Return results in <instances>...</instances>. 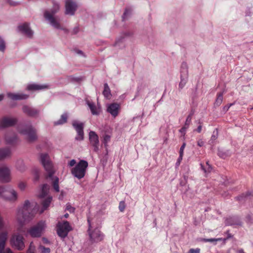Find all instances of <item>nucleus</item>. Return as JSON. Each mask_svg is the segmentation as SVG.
Here are the masks:
<instances>
[{
	"label": "nucleus",
	"mask_w": 253,
	"mask_h": 253,
	"mask_svg": "<svg viewBox=\"0 0 253 253\" xmlns=\"http://www.w3.org/2000/svg\"><path fill=\"white\" fill-rule=\"evenodd\" d=\"M40 162L44 169L48 173V176L52 180V185L54 190L58 192L59 191V178L53 176L54 171L53 169V165L50 160L49 156L46 153H42L40 155Z\"/></svg>",
	"instance_id": "1"
},
{
	"label": "nucleus",
	"mask_w": 253,
	"mask_h": 253,
	"mask_svg": "<svg viewBox=\"0 0 253 253\" xmlns=\"http://www.w3.org/2000/svg\"><path fill=\"white\" fill-rule=\"evenodd\" d=\"M35 210L33 209L29 200L25 201L23 205L19 208L17 213V219L21 225L25 222L30 221L34 217Z\"/></svg>",
	"instance_id": "2"
},
{
	"label": "nucleus",
	"mask_w": 253,
	"mask_h": 253,
	"mask_svg": "<svg viewBox=\"0 0 253 253\" xmlns=\"http://www.w3.org/2000/svg\"><path fill=\"white\" fill-rule=\"evenodd\" d=\"M52 4V7L50 10L44 11L43 14L44 17L53 28L60 29L61 24L59 21L54 16V15L57 13L60 9V4L56 1H53Z\"/></svg>",
	"instance_id": "3"
},
{
	"label": "nucleus",
	"mask_w": 253,
	"mask_h": 253,
	"mask_svg": "<svg viewBox=\"0 0 253 253\" xmlns=\"http://www.w3.org/2000/svg\"><path fill=\"white\" fill-rule=\"evenodd\" d=\"M17 130L20 134L26 136L30 142H34L38 138L37 130L30 122L27 124H19L17 126Z\"/></svg>",
	"instance_id": "4"
},
{
	"label": "nucleus",
	"mask_w": 253,
	"mask_h": 253,
	"mask_svg": "<svg viewBox=\"0 0 253 253\" xmlns=\"http://www.w3.org/2000/svg\"><path fill=\"white\" fill-rule=\"evenodd\" d=\"M87 167L88 163L87 161L83 160H81L71 169V173L74 177L81 179L84 176Z\"/></svg>",
	"instance_id": "5"
},
{
	"label": "nucleus",
	"mask_w": 253,
	"mask_h": 253,
	"mask_svg": "<svg viewBox=\"0 0 253 253\" xmlns=\"http://www.w3.org/2000/svg\"><path fill=\"white\" fill-rule=\"evenodd\" d=\"M88 223V233L90 240L92 243H97L102 241L103 239L104 235L98 228L93 229L89 219L87 220Z\"/></svg>",
	"instance_id": "6"
},
{
	"label": "nucleus",
	"mask_w": 253,
	"mask_h": 253,
	"mask_svg": "<svg viewBox=\"0 0 253 253\" xmlns=\"http://www.w3.org/2000/svg\"><path fill=\"white\" fill-rule=\"evenodd\" d=\"M0 198L10 201H15L17 198L16 192L10 187H0Z\"/></svg>",
	"instance_id": "7"
},
{
	"label": "nucleus",
	"mask_w": 253,
	"mask_h": 253,
	"mask_svg": "<svg viewBox=\"0 0 253 253\" xmlns=\"http://www.w3.org/2000/svg\"><path fill=\"white\" fill-rule=\"evenodd\" d=\"M24 239L22 235L14 234L11 237L10 242L11 246L18 250L22 251L25 248Z\"/></svg>",
	"instance_id": "8"
},
{
	"label": "nucleus",
	"mask_w": 253,
	"mask_h": 253,
	"mask_svg": "<svg viewBox=\"0 0 253 253\" xmlns=\"http://www.w3.org/2000/svg\"><path fill=\"white\" fill-rule=\"evenodd\" d=\"M45 225L44 221H40L36 225L31 227L27 232L33 238L40 237L45 228Z\"/></svg>",
	"instance_id": "9"
},
{
	"label": "nucleus",
	"mask_w": 253,
	"mask_h": 253,
	"mask_svg": "<svg viewBox=\"0 0 253 253\" xmlns=\"http://www.w3.org/2000/svg\"><path fill=\"white\" fill-rule=\"evenodd\" d=\"M57 228V234L61 238H65L67 237L69 232L72 230L69 223L67 221L62 223H58Z\"/></svg>",
	"instance_id": "10"
},
{
	"label": "nucleus",
	"mask_w": 253,
	"mask_h": 253,
	"mask_svg": "<svg viewBox=\"0 0 253 253\" xmlns=\"http://www.w3.org/2000/svg\"><path fill=\"white\" fill-rule=\"evenodd\" d=\"M132 34L131 32L128 31L122 33L116 40L114 46L118 48H124L127 41L129 39Z\"/></svg>",
	"instance_id": "11"
},
{
	"label": "nucleus",
	"mask_w": 253,
	"mask_h": 253,
	"mask_svg": "<svg viewBox=\"0 0 253 253\" xmlns=\"http://www.w3.org/2000/svg\"><path fill=\"white\" fill-rule=\"evenodd\" d=\"M188 66L186 62H182L180 70V82L179 84V88L182 89L185 85L188 80Z\"/></svg>",
	"instance_id": "12"
},
{
	"label": "nucleus",
	"mask_w": 253,
	"mask_h": 253,
	"mask_svg": "<svg viewBox=\"0 0 253 253\" xmlns=\"http://www.w3.org/2000/svg\"><path fill=\"white\" fill-rule=\"evenodd\" d=\"M72 126L77 133L75 139L77 141L83 140L84 138V123L74 120L72 122Z\"/></svg>",
	"instance_id": "13"
},
{
	"label": "nucleus",
	"mask_w": 253,
	"mask_h": 253,
	"mask_svg": "<svg viewBox=\"0 0 253 253\" xmlns=\"http://www.w3.org/2000/svg\"><path fill=\"white\" fill-rule=\"evenodd\" d=\"M65 14L70 16L74 15L78 8L76 1L75 0H65Z\"/></svg>",
	"instance_id": "14"
},
{
	"label": "nucleus",
	"mask_w": 253,
	"mask_h": 253,
	"mask_svg": "<svg viewBox=\"0 0 253 253\" xmlns=\"http://www.w3.org/2000/svg\"><path fill=\"white\" fill-rule=\"evenodd\" d=\"M17 122V119L5 116L0 119V129L13 126Z\"/></svg>",
	"instance_id": "15"
},
{
	"label": "nucleus",
	"mask_w": 253,
	"mask_h": 253,
	"mask_svg": "<svg viewBox=\"0 0 253 253\" xmlns=\"http://www.w3.org/2000/svg\"><path fill=\"white\" fill-rule=\"evenodd\" d=\"M89 140L90 144L93 147V151L98 152L99 151V137L94 131H90L89 132Z\"/></svg>",
	"instance_id": "16"
},
{
	"label": "nucleus",
	"mask_w": 253,
	"mask_h": 253,
	"mask_svg": "<svg viewBox=\"0 0 253 253\" xmlns=\"http://www.w3.org/2000/svg\"><path fill=\"white\" fill-rule=\"evenodd\" d=\"M10 181V170L6 166L0 167V182L7 183Z\"/></svg>",
	"instance_id": "17"
},
{
	"label": "nucleus",
	"mask_w": 253,
	"mask_h": 253,
	"mask_svg": "<svg viewBox=\"0 0 253 253\" xmlns=\"http://www.w3.org/2000/svg\"><path fill=\"white\" fill-rule=\"evenodd\" d=\"M120 105L117 103H112L107 105V111L114 118L116 117L119 112Z\"/></svg>",
	"instance_id": "18"
},
{
	"label": "nucleus",
	"mask_w": 253,
	"mask_h": 253,
	"mask_svg": "<svg viewBox=\"0 0 253 253\" xmlns=\"http://www.w3.org/2000/svg\"><path fill=\"white\" fill-rule=\"evenodd\" d=\"M23 112L27 115L34 117L40 113V110L28 105H23L22 108Z\"/></svg>",
	"instance_id": "19"
},
{
	"label": "nucleus",
	"mask_w": 253,
	"mask_h": 253,
	"mask_svg": "<svg viewBox=\"0 0 253 253\" xmlns=\"http://www.w3.org/2000/svg\"><path fill=\"white\" fill-rule=\"evenodd\" d=\"M18 31L22 34L28 38H32L33 35V32L30 29L29 25L27 23H24L19 25L18 27Z\"/></svg>",
	"instance_id": "20"
},
{
	"label": "nucleus",
	"mask_w": 253,
	"mask_h": 253,
	"mask_svg": "<svg viewBox=\"0 0 253 253\" xmlns=\"http://www.w3.org/2000/svg\"><path fill=\"white\" fill-rule=\"evenodd\" d=\"M225 224L226 226L242 225V222L238 216H230L226 218L225 220Z\"/></svg>",
	"instance_id": "21"
},
{
	"label": "nucleus",
	"mask_w": 253,
	"mask_h": 253,
	"mask_svg": "<svg viewBox=\"0 0 253 253\" xmlns=\"http://www.w3.org/2000/svg\"><path fill=\"white\" fill-rule=\"evenodd\" d=\"M4 140L6 144H13L16 142L17 136L13 131H8L5 134Z\"/></svg>",
	"instance_id": "22"
},
{
	"label": "nucleus",
	"mask_w": 253,
	"mask_h": 253,
	"mask_svg": "<svg viewBox=\"0 0 253 253\" xmlns=\"http://www.w3.org/2000/svg\"><path fill=\"white\" fill-rule=\"evenodd\" d=\"M7 96L13 100H25L29 97V95L23 93H7Z\"/></svg>",
	"instance_id": "23"
},
{
	"label": "nucleus",
	"mask_w": 253,
	"mask_h": 253,
	"mask_svg": "<svg viewBox=\"0 0 253 253\" xmlns=\"http://www.w3.org/2000/svg\"><path fill=\"white\" fill-rule=\"evenodd\" d=\"M48 85L46 84H32L28 85L27 89L28 90L36 91L47 89Z\"/></svg>",
	"instance_id": "24"
},
{
	"label": "nucleus",
	"mask_w": 253,
	"mask_h": 253,
	"mask_svg": "<svg viewBox=\"0 0 253 253\" xmlns=\"http://www.w3.org/2000/svg\"><path fill=\"white\" fill-rule=\"evenodd\" d=\"M7 239V234L6 232L0 233V253H4V249Z\"/></svg>",
	"instance_id": "25"
},
{
	"label": "nucleus",
	"mask_w": 253,
	"mask_h": 253,
	"mask_svg": "<svg viewBox=\"0 0 253 253\" xmlns=\"http://www.w3.org/2000/svg\"><path fill=\"white\" fill-rule=\"evenodd\" d=\"M11 154V149L8 147H4L0 149V160H3L10 157Z\"/></svg>",
	"instance_id": "26"
},
{
	"label": "nucleus",
	"mask_w": 253,
	"mask_h": 253,
	"mask_svg": "<svg viewBox=\"0 0 253 253\" xmlns=\"http://www.w3.org/2000/svg\"><path fill=\"white\" fill-rule=\"evenodd\" d=\"M85 102L86 104L88 105L89 109L90 110L92 115H97L99 114V110L94 102H90L88 100H86Z\"/></svg>",
	"instance_id": "27"
},
{
	"label": "nucleus",
	"mask_w": 253,
	"mask_h": 253,
	"mask_svg": "<svg viewBox=\"0 0 253 253\" xmlns=\"http://www.w3.org/2000/svg\"><path fill=\"white\" fill-rule=\"evenodd\" d=\"M231 152L228 149L224 148H218V156L222 159H225L231 155Z\"/></svg>",
	"instance_id": "28"
},
{
	"label": "nucleus",
	"mask_w": 253,
	"mask_h": 253,
	"mask_svg": "<svg viewBox=\"0 0 253 253\" xmlns=\"http://www.w3.org/2000/svg\"><path fill=\"white\" fill-rule=\"evenodd\" d=\"M52 198L51 196H48L47 198L44 199L42 201V208L40 211V213H42L45 210H46L49 206Z\"/></svg>",
	"instance_id": "29"
},
{
	"label": "nucleus",
	"mask_w": 253,
	"mask_h": 253,
	"mask_svg": "<svg viewBox=\"0 0 253 253\" xmlns=\"http://www.w3.org/2000/svg\"><path fill=\"white\" fill-rule=\"evenodd\" d=\"M68 117V114L67 113H63L61 116L60 118L54 122V126H58L62 125L64 124L67 122V119Z\"/></svg>",
	"instance_id": "30"
},
{
	"label": "nucleus",
	"mask_w": 253,
	"mask_h": 253,
	"mask_svg": "<svg viewBox=\"0 0 253 253\" xmlns=\"http://www.w3.org/2000/svg\"><path fill=\"white\" fill-rule=\"evenodd\" d=\"M103 94L106 98L109 99L111 97L110 89L107 83L104 84Z\"/></svg>",
	"instance_id": "31"
},
{
	"label": "nucleus",
	"mask_w": 253,
	"mask_h": 253,
	"mask_svg": "<svg viewBox=\"0 0 253 253\" xmlns=\"http://www.w3.org/2000/svg\"><path fill=\"white\" fill-rule=\"evenodd\" d=\"M49 189V186L48 184H43L42 186V192L40 194L39 197L41 198H43L45 197L47 195Z\"/></svg>",
	"instance_id": "32"
},
{
	"label": "nucleus",
	"mask_w": 253,
	"mask_h": 253,
	"mask_svg": "<svg viewBox=\"0 0 253 253\" xmlns=\"http://www.w3.org/2000/svg\"><path fill=\"white\" fill-rule=\"evenodd\" d=\"M218 137V130L217 128H215L213 131L211 139L209 140V144L211 145L214 144V142Z\"/></svg>",
	"instance_id": "33"
},
{
	"label": "nucleus",
	"mask_w": 253,
	"mask_h": 253,
	"mask_svg": "<svg viewBox=\"0 0 253 253\" xmlns=\"http://www.w3.org/2000/svg\"><path fill=\"white\" fill-rule=\"evenodd\" d=\"M223 92H220L217 94V98L215 100L214 105L219 106L223 101Z\"/></svg>",
	"instance_id": "34"
},
{
	"label": "nucleus",
	"mask_w": 253,
	"mask_h": 253,
	"mask_svg": "<svg viewBox=\"0 0 253 253\" xmlns=\"http://www.w3.org/2000/svg\"><path fill=\"white\" fill-rule=\"evenodd\" d=\"M132 10L130 8H126L122 16L123 21H125L131 14Z\"/></svg>",
	"instance_id": "35"
},
{
	"label": "nucleus",
	"mask_w": 253,
	"mask_h": 253,
	"mask_svg": "<svg viewBox=\"0 0 253 253\" xmlns=\"http://www.w3.org/2000/svg\"><path fill=\"white\" fill-rule=\"evenodd\" d=\"M38 250L40 251V253H50V249L49 248H46L41 244L38 247Z\"/></svg>",
	"instance_id": "36"
},
{
	"label": "nucleus",
	"mask_w": 253,
	"mask_h": 253,
	"mask_svg": "<svg viewBox=\"0 0 253 253\" xmlns=\"http://www.w3.org/2000/svg\"><path fill=\"white\" fill-rule=\"evenodd\" d=\"M251 195V193L250 192H248L246 194H243L241 196L237 197L238 200L239 201H246L248 197Z\"/></svg>",
	"instance_id": "37"
},
{
	"label": "nucleus",
	"mask_w": 253,
	"mask_h": 253,
	"mask_svg": "<svg viewBox=\"0 0 253 253\" xmlns=\"http://www.w3.org/2000/svg\"><path fill=\"white\" fill-rule=\"evenodd\" d=\"M201 165V169L204 171L205 173H208V172H210L211 171V165H210L209 163V161H207L206 162V165H207V168H205L204 166L202 164H200Z\"/></svg>",
	"instance_id": "38"
},
{
	"label": "nucleus",
	"mask_w": 253,
	"mask_h": 253,
	"mask_svg": "<svg viewBox=\"0 0 253 253\" xmlns=\"http://www.w3.org/2000/svg\"><path fill=\"white\" fill-rule=\"evenodd\" d=\"M17 169L20 171L23 172L25 170V166L23 162L18 161L17 164Z\"/></svg>",
	"instance_id": "39"
},
{
	"label": "nucleus",
	"mask_w": 253,
	"mask_h": 253,
	"mask_svg": "<svg viewBox=\"0 0 253 253\" xmlns=\"http://www.w3.org/2000/svg\"><path fill=\"white\" fill-rule=\"evenodd\" d=\"M111 136L109 134H105L103 136V143L105 148L107 147L108 143L110 141Z\"/></svg>",
	"instance_id": "40"
},
{
	"label": "nucleus",
	"mask_w": 253,
	"mask_h": 253,
	"mask_svg": "<svg viewBox=\"0 0 253 253\" xmlns=\"http://www.w3.org/2000/svg\"><path fill=\"white\" fill-rule=\"evenodd\" d=\"M192 114L189 115L187 116L186 121L185 122L184 126L186 127L187 128L189 127V125L191 123V119H192Z\"/></svg>",
	"instance_id": "41"
},
{
	"label": "nucleus",
	"mask_w": 253,
	"mask_h": 253,
	"mask_svg": "<svg viewBox=\"0 0 253 253\" xmlns=\"http://www.w3.org/2000/svg\"><path fill=\"white\" fill-rule=\"evenodd\" d=\"M5 49V42L4 40L0 37V51L4 52Z\"/></svg>",
	"instance_id": "42"
},
{
	"label": "nucleus",
	"mask_w": 253,
	"mask_h": 253,
	"mask_svg": "<svg viewBox=\"0 0 253 253\" xmlns=\"http://www.w3.org/2000/svg\"><path fill=\"white\" fill-rule=\"evenodd\" d=\"M27 253H35V247L31 242L29 245Z\"/></svg>",
	"instance_id": "43"
},
{
	"label": "nucleus",
	"mask_w": 253,
	"mask_h": 253,
	"mask_svg": "<svg viewBox=\"0 0 253 253\" xmlns=\"http://www.w3.org/2000/svg\"><path fill=\"white\" fill-rule=\"evenodd\" d=\"M186 142H184L182 144V145L181 146L179 150V154H180V159H181V157H183V153H184V150L186 146Z\"/></svg>",
	"instance_id": "44"
},
{
	"label": "nucleus",
	"mask_w": 253,
	"mask_h": 253,
	"mask_svg": "<svg viewBox=\"0 0 253 253\" xmlns=\"http://www.w3.org/2000/svg\"><path fill=\"white\" fill-rule=\"evenodd\" d=\"M246 221L248 222L252 223L253 222V214L250 213L246 216Z\"/></svg>",
	"instance_id": "45"
},
{
	"label": "nucleus",
	"mask_w": 253,
	"mask_h": 253,
	"mask_svg": "<svg viewBox=\"0 0 253 253\" xmlns=\"http://www.w3.org/2000/svg\"><path fill=\"white\" fill-rule=\"evenodd\" d=\"M126 206L125 203L123 201L120 202L119 204V209L120 211L122 212L124 211L125 209Z\"/></svg>",
	"instance_id": "46"
},
{
	"label": "nucleus",
	"mask_w": 253,
	"mask_h": 253,
	"mask_svg": "<svg viewBox=\"0 0 253 253\" xmlns=\"http://www.w3.org/2000/svg\"><path fill=\"white\" fill-rule=\"evenodd\" d=\"M187 129H188L187 128H186V127L183 126L181 129H179V132L181 133V135L183 136V137H184V136L186 134V130Z\"/></svg>",
	"instance_id": "47"
},
{
	"label": "nucleus",
	"mask_w": 253,
	"mask_h": 253,
	"mask_svg": "<svg viewBox=\"0 0 253 253\" xmlns=\"http://www.w3.org/2000/svg\"><path fill=\"white\" fill-rule=\"evenodd\" d=\"M66 210L70 211V212H73L75 211V208L72 207L69 204H67L66 207Z\"/></svg>",
	"instance_id": "48"
},
{
	"label": "nucleus",
	"mask_w": 253,
	"mask_h": 253,
	"mask_svg": "<svg viewBox=\"0 0 253 253\" xmlns=\"http://www.w3.org/2000/svg\"><path fill=\"white\" fill-rule=\"evenodd\" d=\"M200 249L199 248L197 249H191L189 250L187 253H200Z\"/></svg>",
	"instance_id": "49"
},
{
	"label": "nucleus",
	"mask_w": 253,
	"mask_h": 253,
	"mask_svg": "<svg viewBox=\"0 0 253 253\" xmlns=\"http://www.w3.org/2000/svg\"><path fill=\"white\" fill-rule=\"evenodd\" d=\"M221 239H215V238H210V239H204V241L206 242H216L218 240H220Z\"/></svg>",
	"instance_id": "50"
},
{
	"label": "nucleus",
	"mask_w": 253,
	"mask_h": 253,
	"mask_svg": "<svg viewBox=\"0 0 253 253\" xmlns=\"http://www.w3.org/2000/svg\"><path fill=\"white\" fill-rule=\"evenodd\" d=\"M79 31H80L79 27L78 26H76L73 29L72 33L73 35H75V34H77L78 33H79Z\"/></svg>",
	"instance_id": "51"
},
{
	"label": "nucleus",
	"mask_w": 253,
	"mask_h": 253,
	"mask_svg": "<svg viewBox=\"0 0 253 253\" xmlns=\"http://www.w3.org/2000/svg\"><path fill=\"white\" fill-rule=\"evenodd\" d=\"M18 187L21 190H24L26 187V185L23 182H21L19 184Z\"/></svg>",
	"instance_id": "52"
},
{
	"label": "nucleus",
	"mask_w": 253,
	"mask_h": 253,
	"mask_svg": "<svg viewBox=\"0 0 253 253\" xmlns=\"http://www.w3.org/2000/svg\"><path fill=\"white\" fill-rule=\"evenodd\" d=\"M76 163V161L74 159H73L72 160H71L69 163H68V166L69 167H73L74 166Z\"/></svg>",
	"instance_id": "53"
},
{
	"label": "nucleus",
	"mask_w": 253,
	"mask_h": 253,
	"mask_svg": "<svg viewBox=\"0 0 253 253\" xmlns=\"http://www.w3.org/2000/svg\"><path fill=\"white\" fill-rule=\"evenodd\" d=\"M42 241L44 244H49L50 243L49 240L45 237L42 238Z\"/></svg>",
	"instance_id": "54"
},
{
	"label": "nucleus",
	"mask_w": 253,
	"mask_h": 253,
	"mask_svg": "<svg viewBox=\"0 0 253 253\" xmlns=\"http://www.w3.org/2000/svg\"><path fill=\"white\" fill-rule=\"evenodd\" d=\"M197 144H198V145L199 146L202 147V146H203L204 145V141L202 140H199L198 141Z\"/></svg>",
	"instance_id": "55"
},
{
	"label": "nucleus",
	"mask_w": 253,
	"mask_h": 253,
	"mask_svg": "<svg viewBox=\"0 0 253 253\" xmlns=\"http://www.w3.org/2000/svg\"><path fill=\"white\" fill-rule=\"evenodd\" d=\"M182 158L183 157H181V159H180V155L179 156V157H178V158L177 159V161L176 162V166H179V165L180 162L182 160Z\"/></svg>",
	"instance_id": "56"
},
{
	"label": "nucleus",
	"mask_w": 253,
	"mask_h": 253,
	"mask_svg": "<svg viewBox=\"0 0 253 253\" xmlns=\"http://www.w3.org/2000/svg\"><path fill=\"white\" fill-rule=\"evenodd\" d=\"M202 126L201 125H200L198 126L197 129H196V131L198 132V133H200L201 132V130H202Z\"/></svg>",
	"instance_id": "57"
},
{
	"label": "nucleus",
	"mask_w": 253,
	"mask_h": 253,
	"mask_svg": "<svg viewBox=\"0 0 253 253\" xmlns=\"http://www.w3.org/2000/svg\"><path fill=\"white\" fill-rule=\"evenodd\" d=\"M76 52H77V54H79L80 55L84 56V53L81 50H76Z\"/></svg>",
	"instance_id": "58"
},
{
	"label": "nucleus",
	"mask_w": 253,
	"mask_h": 253,
	"mask_svg": "<svg viewBox=\"0 0 253 253\" xmlns=\"http://www.w3.org/2000/svg\"><path fill=\"white\" fill-rule=\"evenodd\" d=\"M227 235V239H229V238H232V235L229 233V231H227L226 232Z\"/></svg>",
	"instance_id": "59"
},
{
	"label": "nucleus",
	"mask_w": 253,
	"mask_h": 253,
	"mask_svg": "<svg viewBox=\"0 0 253 253\" xmlns=\"http://www.w3.org/2000/svg\"><path fill=\"white\" fill-rule=\"evenodd\" d=\"M60 29L62 30L66 33H68L69 32V30L67 29L62 28L61 26V28Z\"/></svg>",
	"instance_id": "60"
},
{
	"label": "nucleus",
	"mask_w": 253,
	"mask_h": 253,
	"mask_svg": "<svg viewBox=\"0 0 253 253\" xmlns=\"http://www.w3.org/2000/svg\"><path fill=\"white\" fill-rule=\"evenodd\" d=\"M238 253H245L243 250V249H239L238 251Z\"/></svg>",
	"instance_id": "61"
},
{
	"label": "nucleus",
	"mask_w": 253,
	"mask_h": 253,
	"mask_svg": "<svg viewBox=\"0 0 253 253\" xmlns=\"http://www.w3.org/2000/svg\"><path fill=\"white\" fill-rule=\"evenodd\" d=\"M4 96L3 94H0V101L3 99Z\"/></svg>",
	"instance_id": "62"
},
{
	"label": "nucleus",
	"mask_w": 253,
	"mask_h": 253,
	"mask_svg": "<svg viewBox=\"0 0 253 253\" xmlns=\"http://www.w3.org/2000/svg\"><path fill=\"white\" fill-rule=\"evenodd\" d=\"M2 225V221H1V217H0V228L1 227Z\"/></svg>",
	"instance_id": "63"
},
{
	"label": "nucleus",
	"mask_w": 253,
	"mask_h": 253,
	"mask_svg": "<svg viewBox=\"0 0 253 253\" xmlns=\"http://www.w3.org/2000/svg\"><path fill=\"white\" fill-rule=\"evenodd\" d=\"M65 218H67L69 216V214L68 213H66L64 215Z\"/></svg>",
	"instance_id": "64"
}]
</instances>
